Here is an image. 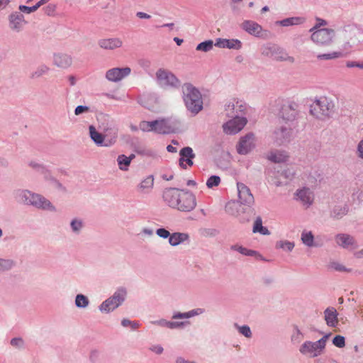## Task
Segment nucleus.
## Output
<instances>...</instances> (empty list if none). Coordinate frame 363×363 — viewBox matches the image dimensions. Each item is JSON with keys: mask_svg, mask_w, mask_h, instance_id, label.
Returning <instances> with one entry per match:
<instances>
[{"mask_svg": "<svg viewBox=\"0 0 363 363\" xmlns=\"http://www.w3.org/2000/svg\"><path fill=\"white\" fill-rule=\"evenodd\" d=\"M16 201L25 206H30L38 209L55 211L52 203L41 194L28 189H17L13 193Z\"/></svg>", "mask_w": 363, "mask_h": 363, "instance_id": "1", "label": "nucleus"}, {"mask_svg": "<svg viewBox=\"0 0 363 363\" xmlns=\"http://www.w3.org/2000/svg\"><path fill=\"white\" fill-rule=\"evenodd\" d=\"M182 98L186 108L196 115L203 109V99L200 91L191 83H184L182 86Z\"/></svg>", "mask_w": 363, "mask_h": 363, "instance_id": "2", "label": "nucleus"}, {"mask_svg": "<svg viewBox=\"0 0 363 363\" xmlns=\"http://www.w3.org/2000/svg\"><path fill=\"white\" fill-rule=\"evenodd\" d=\"M334 101L325 96L315 98L310 106V113L315 118L325 121L332 117L335 113Z\"/></svg>", "mask_w": 363, "mask_h": 363, "instance_id": "3", "label": "nucleus"}, {"mask_svg": "<svg viewBox=\"0 0 363 363\" xmlns=\"http://www.w3.org/2000/svg\"><path fill=\"white\" fill-rule=\"evenodd\" d=\"M300 105L294 101L284 103L278 113L279 122L294 125V122L299 118Z\"/></svg>", "mask_w": 363, "mask_h": 363, "instance_id": "4", "label": "nucleus"}, {"mask_svg": "<svg viewBox=\"0 0 363 363\" xmlns=\"http://www.w3.org/2000/svg\"><path fill=\"white\" fill-rule=\"evenodd\" d=\"M295 125L279 122L272 133V139L277 145H285L289 143L294 138Z\"/></svg>", "mask_w": 363, "mask_h": 363, "instance_id": "5", "label": "nucleus"}, {"mask_svg": "<svg viewBox=\"0 0 363 363\" xmlns=\"http://www.w3.org/2000/svg\"><path fill=\"white\" fill-rule=\"evenodd\" d=\"M126 295L127 291L124 287L118 288L111 296L101 303L99 306V311L106 313L113 311L125 301Z\"/></svg>", "mask_w": 363, "mask_h": 363, "instance_id": "6", "label": "nucleus"}, {"mask_svg": "<svg viewBox=\"0 0 363 363\" xmlns=\"http://www.w3.org/2000/svg\"><path fill=\"white\" fill-rule=\"evenodd\" d=\"M238 201L245 208H242L243 213H247L249 216L255 214L254 208L255 199L251 193L250 188L245 184L241 182L237 183Z\"/></svg>", "mask_w": 363, "mask_h": 363, "instance_id": "7", "label": "nucleus"}, {"mask_svg": "<svg viewBox=\"0 0 363 363\" xmlns=\"http://www.w3.org/2000/svg\"><path fill=\"white\" fill-rule=\"evenodd\" d=\"M139 128L143 132L153 131L158 134H168L172 131L167 119L152 121H143L139 123Z\"/></svg>", "mask_w": 363, "mask_h": 363, "instance_id": "8", "label": "nucleus"}, {"mask_svg": "<svg viewBox=\"0 0 363 363\" xmlns=\"http://www.w3.org/2000/svg\"><path fill=\"white\" fill-rule=\"evenodd\" d=\"M262 54L278 61L294 62V57L289 56L287 52L275 44H267L262 48Z\"/></svg>", "mask_w": 363, "mask_h": 363, "instance_id": "9", "label": "nucleus"}, {"mask_svg": "<svg viewBox=\"0 0 363 363\" xmlns=\"http://www.w3.org/2000/svg\"><path fill=\"white\" fill-rule=\"evenodd\" d=\"M158 84L164 88H178L181 85L180 80L170 71L160 68L156 72Z\"/></svg>", "mask_w": 363, "mask_h": 363, "instance_id": "10", "label": "nucleus"}, {"mask_svg": "<svg viewBox=\"0 0 363 363\" xmlns=\"http://www.w3.org/2000/svg\"><path fill=\"white\" fill-rule=\"evenodd\" d=\"M179 203L176 209L182 212H190L196 206L195 195L189 191L182 190V194L178 201Z\"/></svg>", "mask_w": 363, "mask_h": 363, "instance_id": "11", "label": "nucleus"}, {"mask_svg": "<svg viewBox=\"0 0 363 363\" xmlns=\"http://www.w3.org/2000/svg\"><path fill=\"white\" fill-rule=\"evenodd\" d=\"M335 30L331 28H320L313 30L311 34L313 42L320 45H328L333 42Z\"/></svg>", "mask_w": 363, "mask_h": 363, "instance_id": "12", "label": "nucleus"}, {"mask_svg": "<svg viewBox=\"0 0 363 363\" xmlns=\"http://www.w3.org/2000/svg\"><path fill=\"white\" fill-rule=\"evenodd\" d=\"M236 113L237 114L232 116L233 119L223 125V130L227 134H236L245 127L247 122L245 117L238 116V111H236Z\"/></svg>", "mask_w": 363, "mask_h": 363, "instance_id": "13", "label": "nucleus"}, {"mask_svg": "<svg viewBox=\"0 0 363 363\" xmlns=\"http://www.w3.org/2000/svg\"><path fill=\"white\" fill-rule=\"evenodd\" d=\"M242 208H245L238 201H230L225 206V211L227 213L238 217L241 222L248 221L252 216L244 213Z\"/></svg>", "mask_w": 363, "mask_h": 363, "instance_id": "14", "label": "nucleus"}, {"mask_svg": "<svg viewBox=\"0 0 363 363\" xmlns=\"http://www.w3.org/2000/svg\"><path fill=\"white\" fill-rule=\"evenodd\" d=\"M323 351L322 347L318 344V341H306L299 348L301 354L310 358H315L321 355Z\"/></svg>", "mask_w": 363, "mask_h": 363, "instance_id": "15", "label": "nucleus"}, {"mask_svg": "<svg viewBox=\"0 0 363 363\" xmlns=\"http://www.w3.org/2000/svg\"><path fill=\"white\" fill-rule=\"evenodd\" d=\"M255 147V137L252 133H249L241 137L237 146V152L240 155H247Z\"/></svg>", "mask_w": 363, "mask_h": 363, "instance_id": "16", "label": "nucleus"}, {"mask_svg": "<svg viewBox=\"0 0 363 363\" xmlns=\"http://www.w3.org/2000/svg\"><path fill=\"white\" fill-rule=\"evenodd\" d=\"M9 27L14 33L21 32L27 24L23 14L18 11L12 12L8 17Z\"/></svg>", "mask_w": 363, "mask_h": 363, "instance_id": "17", "label": "nucleus"}, {"mask_svg": "<svg viewBox=\"0 0 363 363\" xmlns=\"http://www.w3.org/2000/svg\"><path fill=\"white\" fill-rule=\"evenodd\" d=\"M182 190L177 188H168L163 191L162 198L164 202L171 208H175L179 202Z\"/></svg>", "mask_w": 363, "mask_h": 363, "instance_id": "18", "label": "nucleus"}, {"mask_svg": "<svg viewBox=\"0 0 363 363\" xmlns=\"http://www.w3.org/2000/svg\"><path fill=\"white\" fill-rule=\"evenodd\" d=\"M131 69L128 67L119 68L114 67L108 69L106 73V78L109 82H118L128 76Z\"/></svg>", "mask_w": 363, "mask_h": 363, "instance_id": "19", "label": "nucleus"}, {"mask_svg": "<svg viewBox=\"0 0 363 363\" xmlns=\"http://www.w3.org/2000/svg\"><path fill=\"white\" fill-rule=\"evenodd\" d=\"M335 239L337 245L344 249L354 250L359 247L354 238L347 233H338Z\"/></svg>", "mask_w": 363, "mask_h": 363, "instance_id": "20", "label": "nucleus"}, {"mask_svg": "<svg viewBox=\"0 0 363 363\" xmlns=\"http://www.w3.org/2000/svg\"><path fill=\"white\" fill-rule=\"evenodd\" d=\"M179 156V164L181 168L186 169L187 165L189 167L194 165L193 160L196 157V155L191 147H184L181 149Z\"/></svg>", "mask_w": 363, "mask_h": 363, "instance_id": "21", "label": "nucleus"}, {"mask_svg": "<svg viewBox=\"0 0 363 363\" xmlns=\"http://www.w3.org/2000/svg\"><path fill=\"white\" fill-rule=\"evenodd\" d=\"M240 28L248 34L257 38L263 37L264 31L261 25L251 20H245L240 25Z\"/></svg>", "mask_w": 363, "mask_h": 363, "instance_id": "22", "label": "nucleus"}, {"mask_svg": "<svg viewBox=\"0 0 363 363\" xmlns=\"http://www.w3.org/2000/svg\"><path fill=\"white\" fill-rule=\"evenodd\" d=\"M350 207L346 203H339L334 205L330 211V218L340 220L349 212Z\"/></svg>", "mask_w": 363, "mask_h": 363, "instance_id": "23", "label": "nucleus"}, {"mask_svg": "<svg viewBox=\"0 0 363 363\" xmlns=\"http://www.w3.org/2000/svg\"><path fill=\"white\" fill-rule=\"evenodd\" d=\"M214 45L220 48L239 50L242 48V43L238 39L217 38Z\"/></svg>", "mask_w": 363, "mask_h": 363, "instance_id": "24", "label": "nucleus"}, {"mask_svg": "<svg viewBox=\"0 0 363 363\" xmlns=\"http://www.w3.org/2000/svg\"><path fill=\"white\" fill-rule=\"evenodd\" d=\"M338 313L334 307H328L324 311V319L328 326L335 328L338 325Z\"/></svg>", "mask_w": 363, "mask_h": 363, "instance_id": "25", "label": "nucleus"}, {"mask_svg": "<svg viewBox=\"0 0 363 363\" xmlns=\"http://www.w3.org/2000/svg\"><path fill=\"white\" fill-rule=\"evenodd\" d=\"M100 48L105 50H114L123 45V41L118 38L101 39L98 42Z\"/></svg>", "mask_w": 363, "mask_h": 363, "instance_id": "26", "label": "nucleus"}, {"mask_svg": "<svg viewBox=\"0 0 363 363\" xmlns=\"http://www.w3.org/2000/svg\"><path fill=\"white\" fill-rule=\"evenodd\" d=\"M44 180L55 189L63 193L67 192L66 187L52 174V172L48 169L43 175Z\"/></svg>", "mask_w": 363, "mask_h": 363, "instance_id": "27", "label": "nucleus"}, {"mask_svg": "<svg viewBox=\"0 0 363 363\" xmlns=\"http://www.w3.org/2000/svg\"><path fill=\"white\" fill-rule=\"evenodd\" d=\"M53 62L54 64L58 67L67 68L71 66L72 63V59L71 56L67 54L58 53L54 55Z\"/></svg>", "mask_w": 363, "mask_h": 363, "instance_id": "28", "label": "nucleus"}, {"mask_svg": "<svg viewBox=\"0 0 363 363\" xmlns=\"http://www.w3.org/2000/svg\"><path fill=\"white\" fill-rule=\"evenodd\" d=\"M296 196L297 199L300 200L303 205H306L307 207L310 206L313 203V199L308 188L297 190Z\"/></svg>", "mask_w": 363, "mask_h": 363, "instance_id": "29", "label": "nucleus"}, {"mask_svg": "<svg viewBox=\"0 0 363 363\" xmlns=\"http://www.w3.org/2000/svg\"><path fill=\"white\" fill-rule=\"evenodd\" d=\"M104 135L105 136L104 147H109L116 143L118 130L116 128H108L105 129Z\"/></svg>", "mask_w": 363, "mask_h": 363, "instance_id": "30", "label": "nucleus"}, {"mask_svg": "<svg viewBox=\"0 0 363 363\" xmlns=\"http://www.w3.org/2000/svg\"><path fill=\"white\" fill-rule=\"evenodd\" d=\"M205 312V310L201 308H197L193 310H191L188 312L182 313V312H175L173 313L172 317V319H182V318H190L196 315H201Z\"/></svg>", "mask_w": 363, "mask_h": 363, "instance_id": "31", "label": "nucleus"}, {"mask_svg": "<svg viewBox=\"0 0 363 363\" xmlns=\"http://www.w3.org/2000/svg\"><path fill=\"white\" fill-rule=\"evenodd\" d=\"M189 235L185 233H173L169 238V243L170 245L175 247L179 244L189 240Z\"/></svg>", "mask_w": 363, "mask_h": 363, "instance_id": "32", "label": "nucleus"}, {"mask_svg": "<svg viewBox=\"0 0 363 363\" xmlns=\"http://www.w3.org/2000/svg\"><path fill=\"white\" fill-rule=\"evenodd\" d=\"M89 135L91 139L98 146H104L105 136L104 134L99 133L94 125L89 127Z\"/></svg>", "mask_w": 363, "mask_h": 363, "instance_id": "33", "label": "nucleus"}, {"mask_svg": "<svg viewBox=\"0 0 363 363\" xmlns=\"http://www.w3.org/2000/svg\"><path fill=\"white\" fill-rule=\"evenodd\" d=\"M286 155L281 151L271 152L267 156V159L274 163L284 162L286 160Z\"/></svg>", "mask_w": 363, "mask_h": 363, "instance_id": "34", "label": "nucleus"}, {"mask_svg": "<svg viewBox=\"0 0 363 363\" xmlns=\"http://www.w3.org/2000/svg\"><path fill=\"white\" fill-rule=\"evenodd\" d=\"M84 228V222L81 218H74L70 222V228L75 235H79Z\"/></svg>", "mask_w": 363, "mask_h": 363, "instance_id": "35", "label": "nucleus"}, {"mask_svg": "<svg viewBox=\"0 0 363 363\" xmlns=\"http://www.w3.org/2000/svg\"><path fill=\"white\" fill-rule=\"evenodd\" d=\"M132 148L135 152L143 156H151L152 152L147 150L144 145H141L138 141L133 143Z\"/></svg>", "mask_w": 363, "mask_h": 363, "instance_id": "36", "label": "nucleus"}, {"mask_svg": "<svg viewBox=\"0 0 363 363\" xmlns=\"http://www.w3.org/2000/svg\"><path fill=\"white\" fill-rule=\"evenodd\" d=\"M74 303L79 308H85L89 306V300L85 295L79 294L76 296Z\"/></svg>", "mask_w": 363, "mask_h": 363, "instance_id": "37", "label": "nucleus"}, {"mask_svg": "<svg viewBox=\"0 0 363 363\" xmlns=\"http://www.w3.org/2000/svg\"><path fill=\"white\" fill-rule=\"evenodd\" d=\"M301 241L307 247L314 246V236L312 232L303 230L301 233Z\"/></svg>", "mask_w": 363, "mask_h": 363, "instance_id": "38", "label": "nucleus"}, {"mask_svg": "<svg viewBox=\"0 0 363 363\" xmlns=\"http://www.w3.org/2000/svg\"><path fill=\"white\" fill-rule=\"evenodd\" d=\"M301 23V18L299 17H291L286 18L281 21H277V24H279L281 26H289L293 25H298Z\"/></svg>", "mask_w": 363, "mask_h": 363, "instance_id": "39", "label": "nucleus"}, {"mask_svg": "<svg viewBox=\"0 0 363 363\" xmlns=\"http://www.w3.org/2000/svg\"><path fill=\"white\" fill-rule=\"evenodd\" d=\"M345 57V54L342 52H332L330 53L320 54L317 56L318 59L321 60H329L332 59H336Z\"/></svg>", "mask_w": 363, "mask_h": 363, "instance_id": "40", "label": "nucleus"}, {"mask_svg": "<svg viewBox=\"0 0 363 363\" xmlns=\"http://www.w3.org/2000/svg\"><path fill=\"white\" fill-rule=\"evenodd\" d=\"M117 162L118 167L121 170L126 171L128 169L130 162L128 159V157L125 155H120L117 157Z\"/></svg>", "mask_w": 363, "mask_h": 363, "instance_id": "41", "label": "nucleus"}, {"mask_svg": "<svg viewBox=\"0 0 363 363\" xmlns=\"http://www.w3.org/2000/svg\"><path fill=\"white\" fill-rule=\"evenodd\" d=\"M28 165L35 170V172H38L39 174L43 175L45 173H46V171L48 169V167L44 165L43 164L38 163L35 161H30L28 163Z\"/></svg>", "mask_w": 363, "mask_h": 363, "instance_id": "42", "label": "nucleus"}, {"mask_svg": "<svg viewBox=\"0 0 363 363\" xmlns=\"http://www.w3.org/2000/svg\"><path fill=\"white\" fill-rule=\"evenodd\" d=\"M154 184V179L152 175L148 176L145 179H143L140 184L138 188L142 191H145V190H150L152 188Z\"/></svg>", "mask_w": 363, "mask_h": 363, "instance_id": "43", "label": "nucleus"}, {"mask_svg": "<svg viewBox=\"0 0 363 363\" xmlns=\"http://www.w3.org/2000/svg\"><path fill=\"white\" fill-rule=\"evenodd\" d=\"M15 264L16 263L13 259L0 258V272L10 270Z\"/></svg>", "mask_w": 363, "mask_h": 363, "instance_id": "44", "label": "nucleus"}, {"mask_svg": "<svg viewBox=\"0 0 363 363\" xmlns=\"http://www.w3.org/2000/svg\"><path fill=\"white\" fill-rule=\"evenodd\" d=\"M213 41L212 40H205L196 46V50L202 52H208L213 48Z\"/></svg>", "mask_w": 363, "mask_h": 363, "instance_id": "45", "label": "nucleus"}, {"mask_svg": "<svg viewBox=\"0 0 363 363\" xmlns=\"http://www.w3.org/2000/svg\"><path fill=\"white\" fill-rule=\"evenodd\" d=\"M328 268L333 269L340 272H350L352 271L351 269H348L343 264H340V262L335 261L330 262V264H328Z\"/></svg>", "mask_w": 363, "mask_h": 363, "instance_id": "46", "label": "nucleus"}, {"mask_svg": "<svg viewBox=\"0 0 363 363\" xmlns=\"http://www.w3.org/2000/svg\"><path fill=\"white\" fill-rule=\"evenodd\" d=\"M49 70V68L45 65H42L39 66L34 72H33L30 74V78L32 79H38L47 73Z\"/></svg>", "mask_w": 363, "mask_h": 363, "instance_id": "47", "label": "nucleus"}, {"mask_svg": "<svg viewBox=\"0 0 363 363\" xmlns=\"http://www.w3.org/2000/svg\"><path fill=\"white\" fill-rule=\"evenodd\" d=\"M235 327L238 329V332L244 335L247 338H251L252 336V333L251 331L250 328L247 325H244L242 326L238 325L237 323H235Z\"/></svg>", "mask_w": 363, "mask_h": 363, "instance_id": "48", "label": "nucleus"}, {"mask_svg": "<svg viewBox=\"0 0 363 363\" xmlns=\"http://www.w3.org/2000/svg\"><path fill=\"white\" fill-rule=\"evenodd\" d=\"M294 246H295V245H294V242H290V241H287V240H285V241L281 240V241L277 242L276 244L277 248H281V249L285 250L289 252L292 251Z\"/></svg>", "mask_w": 363, "mask_h": 363, "instance_id": "49", "label": "nucleus"}, {"mask_svg": "<svg viewBox=\"0 0 363 363\" xmlns=\"http://www.w3.org/2000/svg\"><path fill=\"white\" fill-rule=\"evenodd\" d=\"M303 338V334L296 325L294 328V331L291 337V340L294 343H299Z\"/></svg>", "mask_w": 363, "mask_h": 363, "instance_id": "50", "label": "nucleus"}, {"mask_svg": "<svg viewBox=\"0 0 363 363\" xmlns=\"http://www.w3.org/2000/svg\"><path fill=\"white\" fill-rule=\"evenodd\" d=\"M220 183V178L217 175L211 176L206 182V186L209 189L218 186Z\"/></svg>", "mask_w": 363, "mask_h": 363, "instance_id": "51", "label": "nucleus"}, {"mask_svg": "<svg viewBox=\"0 0 363 363\" xmlns=\"http://www.w3.org/2000/svg\"><path fill=\"white\" fill-rule=\"evenodd\" d=\"M333 344L339 348H342L345 346V338L342 335H336L333 337Z\"/></svg>", "mask_w": 363, "mask_h": 363, "instance_id": "52", "label": "nucleus"}, {"mask_svg": "<svg viewBox=\"0 0 363 363\" xmlns=\"http://www.w3.org/2000/svg\"><path fill=\"white\" fill-rule=\"evenodd\" d=\"M189 321H169V329H179L183 328L187 325H189Z\"/></svg>", "mask_w": 363, "mask_h": 363, "instance_id": "53", "label": "nucleus"}, {"mask_svg": "<svg viewBox=\"0 0 363 363\" xmlns=\"http://www.w3.org/2000/svg\"><path fill=\"white\" fill-rule=\"evenodd\" d=\"M11 345L16 348L21 349L24 346V341L21 337H14L11 340Z\"/></svg>", "mask_w": 363, "mask_h": 363, "instance_id": "54", "label": "nucleus"}, {"mask_svg": "<svg viewBox=\"0 0 363 363\" xmlns=\"http://www.w3.org/2000/svg\"><path fill=\"white\" fill-rule=\"evenodd\" d=\"M260 230H263L262 220L261 217L258 216L253 225V233H259Z\"/></svg>", "mask_w": 363, "mask_h": 363, "instance_id": "55", "label": "nucleus"}, {"mask_svg": "<svg viewBox=\"0 0 363 363\" xmlns=\"http://www.w3.org/2000/svg\"><path fill=\"white\" fill-rule=\"evenodd\" d=\"M156 234L157 236H159L163 239H167V238H169L171 236V233L167 230H166L165 228H158L156 230Z\"/></svg>", "mask_w": 363, "mask_h": 363, "instance_id": "56", "label": "nucleus"}, {"mask_svg": "<svg viewBox=\"0 0 363 363\" xmlns=\"http://www.w3.org/2000/svg\"><path fill=\"white\" fill-rule=\"evenodd\" d=\"M294 175V171L291 168H286L281 171V176L287 179H291Z\"/></svg>", "mask_w": 363, "mask_h": 363, "instance_id": "57", "label": "nucleus"}, {"mask_svg": "<svg viewBox=\"0 0 363 363\" xmlns=\"http://www.w3.org/2000/svg\"><path fill=\"white\" fill-rule=\"evenodd\" d=\"M43 10L46 15L53 16L56 10V6L54 4H50L45 6Z\"/></svg>", "mask_w": 363, "mask_h": 363, "instance_id": "58", "label": "nucleus"}, {"mask_svg": "<svg viewBox=\"0 0 363 363\" xmlns=\"http://www.w3.org/2000/svg\"><path fill=\"white\" fill-rule=\"evenodd\" d=\"M218 231L214 228H204L202 230L201 234L204 236L213 237L218 235Z\"/></svg>", "mask_w": 363, "mask_h": 363, "instance_id": "59", "label": "nucleus"}, {"mask_svg": "<svg viewBox=\"0 0 363 363\" xmlns=\"http://www.w3.org/2000/svg\"><path fill=\"white\" fill-rule=\"evenodd\" d=\"M20 11L19 12H23V13H30L32 12H34L37 9H36V7L35 6H25V5H20L19 7H18Z\"/></svg>", "mask_w": 363, "mask_h": 363, "instance_id": "60", "label": "nucleus"}, {"mask_svg": "<svg viewBox=\"0 0 363 363\" xmlns=\"http://www.w3.org/2000/svg\"><path fill=\"white\" fill-rule=\"evenodd\" d=\"M89 111V106L80 105V106H77L75 108L74 114L76 116H79V115L82 114L84 113L88 112Z\"/></svg>", "mask_w": 363, "mask_h": 363, "instance_id": "61", "label": "nucleus"}, {"mask_svg": "<svg viewBox=\"0 0 363 363\" xmlns=\"http://www.w3.org/2000/svg\"><path fill=\"white\" fill-rule=\"evenodd\" d=\"M330 335H331L330 333H327L318 340V344L320 345V346H321L323 350H325L327 340L330 337Z\"/></svg>", "mask_w": 363, "mask_h": 363, "instance_id": "62", "label": "nucleus"}, {"mask_svg": "<svg viewBox=\"0 0 363 363\" xmlns=\"http://www.w3.org/2000/svg\"><path fill=\"white\" fill-rule=\"evenodd\" d=\"M244 255L250 256V257H255L260 259H263L262 256L257 251L253 250L246 249L245 253Z\"/></svg>", "mask_w": 363, "mask_h": 363, "instance_id": "63", "label": "nucleus"}, {"mask_svg": "<svg viewBox=\"0 0 363 363\" xmlns=\"http://www.w3.org/2000/svg\"><path fill=\"white\" fill-rule=\"evenodd\" d=\"M357 154L359 158L363 159V139L357 145Z\"/></svg>", "mask_w": 363, "mask_h": 363, "instance_id": "64", "label": "nucleus"}]
</instances>
